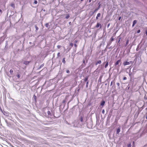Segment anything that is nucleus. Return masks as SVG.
I'll return each mask as SVG.
<instances>
[{
	"label": "nucleus",
	"instance_id": "nucleus-6",
	"mask_svg": "<svg viewBox=\"0 0 147 147\" xmlns=\"http://www.w3.org/2000/svg\"><path fill=\"white\" fill-rule=\"evenodd\" d=\"M120 131V128L119 127L117 129V132L116 133L117 134H118Z\"/></svg>",
	"mask_w": 147,
	"mask_h": 147
},
{
	"label": "nucleus",
	"instance_id": "nucleus-61",
	"mask_svg": "<svg viewBox=\"0 0 147 147\" xmlns=\"http://www.w3.org/2000/svg\"><path fill=\"white\" fill-rule=\"evenodd\" d=\"M147 108H146V110H147Z\"/></svg>",
	"mask_w": 147,
	"mask_h": 147
},
{
	"label": "nucleus",
	"instance_id": "nucleus-62",
	"mask_svg": "<svg viewBox=\"0 0 147 147\" xmlns=\"http://www.w3.org/2000/svg\"><path fill=\"white\" fill-rule=\"evenodd\" d=\"M71 23V22H69V24H70Z\"/></svg>",
	"mask_w": 147,
	"mask_h": 147
},
{
	"label": "nucleus",
	"instance_id": "nucleus-24",
	"mask_svg": "<svg viewBox=\"0 0 147 147\" xmlns=\"http://www.w3.org/2000/svg\"><path fill=\"white\" fill-rule=\"evenodd\" d=\"M80 121L82 122L83 121V118L82 117H80Z\"/></svg>",
	"mask_w": 147,
	"mask_h": 147
},
{
	"label": "nucleus",
	"instance_id": "nucleus-26",
	"mask_svg": "<svg viewBox=\"0 0 147 147\" xmlns=\"http://www.w3.org/2000/svg\"><path fill=\"white\" fill-rule=\"evenodd\" d=\"M11 5L12 7L13 8H14V7H15V5L14 4H11Z\"/></svg>",
	"mask_w": 147,
	"mask_h": 147
},
{
	"label": "nucleus",
	"instance_id": "nucleus-23",
	"mask_svg": "<svg viewBox=\"0 0 147 147\" xmlns=\"http://www.w3.org/2000/svg\"><path fill=\"white\" fill-rule=\"evenodd\" d=\"M49 26V23H47L45 24V26L47 28H48Z\"/></svg>",
	"mask_w": 147,
	"mask_h": 147
},
{
	"label": "nucleus",
	"instance_id": "nucleus-25",
	"mask_svg": "<svg viewBox=\"0 0 147 147\" xmlns=\"http://www.w3.org/2000/svg\"><path fill=\"white\" fill-rule=\"evenodd\" d=\"M9 72L11 74L13 73V71L12 69H11L10 70Z\"/></svg>",
	"mask_w": 147,
	"mask_h": 147
},
{
	"label": "nucleus",
	"instance_id": "nucleus-56",
	"mask_svg": "<svg viewBox=\"0 0 147 147\" xmlns=\"http://www.w3.org/2000/svg\"><path fill=\"white\" fill-rule=\"evenodd\" d=\"M121 17H120L119 18V20H120L121 19Z\"/></svg>",
	"mask_w": 147,
	"mask_h": 147
},
{
	"label": "nucleus",
	"instance_id": "nucleus-30",
	"mask_svg": "<svg viewBox=\"0 0 147 147\" xmlns=\"http://www.w3.org/2000/svg\"><path fill=\"white\" fill-rule=\"evenodd\" d=\"M127 146H128V147H131V144H128L127 145Z\"/></svg>",
	"mask_w": 147,
	"mask_h": 147
},
{
	"label": "nucleus",
	"instance_id": "nucleus-28",
	"mask_svg": "<svg viewBox=\"0 0 147 147\" xmlns=\"http://www.w3.org/2000/svg\"><path fill=\"white\" fill-rule=\"evenodd\" d=\"M98 5H98V8H96V9H98H98L100 8V3H98Z\"/></svg>",
	"mask_w": 147,
	"mask_h": 147
},
{
	"label": "nucleus",
	"instance_id": "nucleus-54",
	"mask_svg": "<svg viewBox=\"0 0 147 147\" xmlns=\"http://www.w3.org/2000/svg\"><path fill=\"white\" fill-rule=\"evenodd\" d=\"M144 80L145 79V78H146V77L145 76V75L144 74Z\"/></svg>",
	"mask_w": 147,
	"mask_h": 147
},
{
	"label": "nucleus",
	"instance_id": "nucleus-52",
	"mask_svg": "<svg viewBox=\"0 0 147 147\" xmlns=\"http://www.w3.org/2000/svg\"><path fill=\"white\" fill-rule=\"evenodd\" d=\"M98 17L97 16L96 17V19L98 20Z\"/></svg>",
	"mask_w": 147,
	"mask_h": 147
},
{
	"label": "nucleus",
	"instance_id": "nucleus-7",
	"mask_svg": "<svg viewBox=\"0 0 147 147\" xmlns=\"http://www.w3.org/2000/svg\"><path fill=\"white\" fill-rule=\"evenodd\" d=\"M111 43L112 42H111L110 41H109V42H108L106 49H107V48H108V47L111 45Z\"/></svg>",
	"mask_w": 147,
	"mask_h": 147
},
{
	"label": "nucleus",
	"instance_id": "nucleus-46",
	"mask_svg": "<svg viewBox=\"0 0 147 147\" xmlns=\"http://www.w3.org/2000/svg\"><path fill=\"white\" fill-rule=\"evenodd\" d=\"M83 63H84V64H85V60H83Z\"/></svg>",
	"mask_w": 147,
	"mask_h": 147
},
{
	"label": "nucleus",
	"instance_id": "nucleus-8",
	"mask_svg": "<svg viewBox=\"0 0 147 147\" xmlns=\"http://www.w3.org/2000/svg\"><path fill=\"white\" fill-rule=\"evenodd\" d=\"M105 102L103 100L101 101V103H100V105H101L102 106H103L105 105Z\"/></svg>",
	"mask_w": 147,
	"mask_h": 147
},
{
	"label": "nucleus",
	"instance_id": "nucleus-3",
	"mask_svg": "<svg viewBox=\"0 0 147 147\" xmlns=\"http://www.w3.org/2000/svg\"><path fill=\"white\" fill-rule=\"evenodd\" d=\"M121 62V60L119 59L115 63V65L116 66L118 65Z\"/></svg>",
	"mask_w": 147,
	"mask_h": 147
},
{
	"label": "nucleus",
	"instance_id": "nucleus-41",
	"mask_svg": "<svg viewBox=\"0 0 147 147\" xmlns=\"http://www.w3.org/2000/svg\"><path fill=\"white\" fill-rule=\"evenodd\" d=\"M145 34H146V35H147V30H145Z\"/></svg>",
	"mask_w": 147,
	"mask_h": 147
},
{
	"label": "nucleus",
	"instance_id": "nucleus-51",
	"mask_svg": "<svg viewBox=\"0 0 147 147\" xmlns=\"http://www.w3.org/2000/svg\"><path fill=\"white\" fill-rule=\"evenodd\" d=\"M144 98L145 99H147V97H146V95H145V97H144Z\"/></svg>",
	"mask_w": 147,
	"mask_h": 147
},
{
	"label": "nucleus",
	"instance_id": "nucleus-63",
	"mask_svg": "<svg viewBox=\"0 0 147 147\" xmlns=\"http://www.w3.org/2000/svg\"><path fill=\"white\" fill-rule=\"evenodd\" d=\"M143 129H142L141 130H142Z\"/></svg>",
	"mask_w": 147,
	"mask_h": 147
},
{
	"label": "nucleus",
	"instance_id": "nucleus-18",
	"mask_svg": "<svg viewBox=\"0 0 147 147\" xmlns=\"http://www.w3.org/2000/svg\"><path fill=\"white\" fill-rule=\"evenodd\" d=\"M97 62L99 64H101V63H102L101 61L100 60H98V61H97Z\"/></svg>",
	"mask_w": 147,
	"mask_h": 147
},
{
	"label": "nucleus",
	"instance_id": "nucleus-60",
	"mask_svg": "<svg viewBox=\"0 0 147 147\" xmlns=\"http://www.w3.org/2000/svg\"><path fill=\"white\" fill-rule=\"evenodd\" d=\"M81 1H83L84 0H80Z\"/></svg>",
	"mask_w": 147,
	"mask_h": 147
},
{
	"label": "nucleus",
	"instance_id": "nucleus-37",
	"mask_svg": "<svg viewBox=\"0 0 147 147\" xmlns=\"http://www.w3.org/2000/svg\"><path fill=\"white\" fill-rule=\"evenodd\" d=\"M101 78H102V77L101 76H100V78H99V79L98 80V81H100V82H101Z\"/></svg>",
	"mask_w": 147,
	"mask_h": 147
},
{
	"label": "nucleus",
	"instance_id": "nucleus-47",
	"mask_svg": "<svg viewBox=\"0 0 147 147\" xmlns=\"http://www.w3.org/2000/svg\"><path fill=\"white\" fill-rule=\"evenodd\" d=\"M107 48H108V49H112V46H111V47H109V48L108 47Z\"/></svg>",
	"mask_w": 147,
	"mask_h": 147
},
{
	"label": "nucleus",
	"instance_id": "nucleus-40",
	"mask_svg": "<svg viewBox=\"0 0 147 147\" xmlns=\"http://www.w3.org/2000/svg\"><path fill=\"white\" fill-rule=\"evenodd\" d=\"M70 45L71 46V47L73 46V44L72 43H70Z\"/></svg>",
	"mask_w": 147,
	"mask_h": 147
},
{
	"label": "nucleus",
	"instance_id": "nucleus-16",
	"mask_svg": "<svg viewBox=\"0 0 147 147\" xmlns=\"http://www.w3.org/2000/svg\"><path fill=\"white\" fill-rule=\"evenodd\" d=\"M47 113H48V115L49 116H51V113L50 111H47Z\"/></svg>",
	"mask_w": 147,
	"mask_h": 147
},
{
	"label": "nucleus",
	"instance_id": "nucleus-43",
	"mask_svg": "<svg viewBox=\"0 0 147 147\" xmlns=\"http://www.w3.org/2000/svg\"><path fill=\"white\" fill-rule=\"evenodd\" d=\"M61 47V46H60V45H57V47L58 48H59V49L60 48V47Z\"/></svg>",
	"mask_w": 147,
	"mask_h": 147
},
{
	"label": "nucleus",
	"instance_id": "nucleus-13",
	"mask_svg": "<svg viewBox=\"0 0 147 147\" xmlns=\"http://www.w3.org/2000/svg\"><path fill=\"white\" fill-rule=\"evenodd\" d=\"M33 98L34 99V101L36 102V96L34 95L33 96Z\"/></svg>",
	"mask_w": 147,
	"mask_h": 147
},
{
	"label": "nucleus",
	"instance_id": "nucleus-38",
	"mask_svg": "<svg viewBox=\"0 0 147 147\" xmlns=\"http://www.w3.org/2000/svg\"><path fill=\"white\" fill-rule=\"evenodd\" d=\"M140 32V30H138L137 32V33H139Z\"/></svg>",
	"mask_w": 147,
	"mask_h": 147
},
{
	"label": "nucleus",
	"instance_id": "nucleus-36",
	"mask_svg": "<svg viewBox=\"0 0 147 147\" xmlns=\"http://www.w3.org/2000/svg\"><path fill=\"white\" fill-rule=\"evenodd\" d=\"M17 77L18 78H19L20 77V76L19 74H18L17 75Z\"/></svg>",
	"mask_w": 147,
	"mask_h": 147
},
{
	"label": "nucleus",
	"instance_id": "nucleus-57",
	"mask_svg": "<svg viewBox=\"0 0 147 147\" xmlns=\"http://www.w3.org/2000/svg\"><path fill=\"white\" fill-rule=\"evenodd\" d=\"M91 1H92V0H89V3H90L91 2Z\"/></svg>",
	"mask_w": 147,
	"mask_h": 147
},
{
	"label": "nucleus",
	"instance_id": "nucleus-35",
	"mask_svg": "<svg viewBox=\"0 0 147 147\" xmlns=\"http://www.w3.org/2000/svg\"><path fill=\"white\" fill-rule=\"evenodd\" d=\"M44 65V64H42L40 66V68H41V67H42Z\"/></svg>",
	"mask_w": 147,
	"mask_h": 147
},
{
	"label": "nucleus",
	"instance_id": "nucleus-39",
	"mask_svg": "<svg viewBox=\"0 0 147 147\" xmlns=\"http://www.w3.org/2000/svg\"><path fill=\"white\" fill-rule=\"evenodd\" d=\"M127 79V78L125 77H124L123 78V80H126Z\"/></svg>",
	"mask_w": 147,
	"mask_h": 147
},
{
	"label": "nucleus",
	"instance_id": "nucleus-53",
	"mask_svg": "<svg viewBox=\"0 0 147 147\" xmlns=\"http://www.w3.org/2000/svg\"><path fill=\"white\" fill-rule=\"evenodd\" d=\"M121 38H120V39H119V40L118 41V43H119L120 42V39Z\"/></svg>",
	"mask_w": 147,
	"mask_h": 147
},
{
	"label": "nucleus",
	"instance_id": "nucleus-44",
	"mask_svg": "<svg viewBox=\"0 0 147 147\" xmlns=\"http://www.w3.org/2000/svg\"><path fill=\"white\" fill-rule=\"evenodd\" d=\"M117 84L118 86H119L120 85V84L119 83H117Z\"/></svg>",
	"mask_w": 147,
	"mask_h": 147
},
{
	"label": "nucleus",
	"instance_id": "nucleus-59",
	"mask_svg": "<svg viewBox=\"0 0 147 147\" xmlns=\"http://www.w3.org/2000/svg\"><path fill=\"white\" fill-rule=\"evenodd\" d=\"M138 53H139L140 54V53H141V52H140V51Z\"/></svg>",
	"mask_w": 147,
	"mask_h": 147
},
{
	"label": "nucleus",
	"instance_id": "nucleus-20",
	"mask_svg": "<svg viewBox=\"0 0 147 147\" xmlns=\"http://www.w3.org/2000/svg\"><path fill=\"white\" fill-rule=\"evenodd\" d=\"M88 84H89V82L88 81H87L86 83V88H87L88 87Z\"/></svg>",
	"mask_w": 147,
	"mask_h": 147
},
{
	"label": "nucleus",
	"instance_id": "nucleus-31",
	"mask_svg": "<svg viewBox=\"0 0 147 147\" xmlns=\"http://www.w3.org/2000/svg\"><path fill=\"white\" fill-rule=\"evenodd\" d=\"M100 13H98L97 15V16L98 17H100Z\"/></svg>",
	"mask_w": 147,
	"mask_h": 147
},
{
	"label": "nucleus",
	"instance_id": "nucleus-55",
	"mask_svg": "<svg viewBox=\"0 0 147 147\" xmlns=\"http://www.w3.org/2000/svg\"><path fill=\"white\" fill-rule=\"evenodd\" d=\"M2 10L1 9H0V12L1 13H2Z\"/></svg>",
	"mask_w": 147,
	"mask_h": 147
},
{
	"label": "nucleus",
	"instance_id": "nucleus-12",
	"mask_svg": "<svg viewBox=\"0 0 147 147\" xmlns=\"http://www.w3.org/2000/svg\"><path fill=\"white\" fill-rule=\"evenodd\" d=\"M98 10V9H95L94 11H92L91 12L92 15H93L95 12L96 11Z\"/></svg>",
	"mask_w": 147,
	"mask_h": 147
},
{
	"label": "nucleus",
	"instance_id": "nucleus-29",
	"mask_svg": "<svg viewBox=\"0 0 147 147\" xmlns=\"http://www.w3.org/2000/svg\"><path fill=\"white\" fill-rule=\"evenodd\" d=\"M37 1H36V0H34V3L35 4H36L37 3Z\"/></svg>",
	"mask_w": 147,
	"mask_h": 147
},
{
	"label": "nucleus",
	"instance_id": "nucleus-19",
	"mask_svg": "<svg viewBox=\"0 0 147 147\" xmlns=\"http://www.w3.org/2000/svg\"><path fill=\"white\" fill-rule=\"evenodd\" d=\"M114 40V38L113 37H112L111 38L110 41L111 42H112Z\"/></svg>",
	"mask_w": 147,
	"mask_h": 147
},
{
	"label": "nucleus",
	"instance_id": "nucleus-22",
	"mask_svg": "<svg viewBox=\"0 0 147 147\" xmlns=\"http://www.w3.org/2000/svg\"><path fill=\"white\" fill-rule=\"evenodd\" d=\"M62 62L64 63H65V58H63V59Z\"/></svg>",
	"mask_w": 147,
	"mask_h": 147
},
{
	"label": "nucleus",
	"instance_id": "nucleus-4",
	"mask_svg": "<svg viewBox=\"0 0 147 147\" xmlns=\"http://www.w3.org/2000/svg\"><path fill=\"white\" fill-rule=\"evenodd\" d=\"M30 62V61H24L23 62V63L26 65L28 64Z\"/></svg>",
	"mask_w": 147,
	"mask_h": 147
},
{
	"label": "nucleus",
	"instance_id": "nucleus-34",
	"mask_svg": "<svg viewBox=\"0 0 147 147\" xmlns=\"http://www.w3.org/2000/svg\"><path fill=\"white\" fill-rule=\"evenodd\" d=\"M57 56H58V57H59L60 56V53L59 52L58 53Z\"/></svg>",
	"mask_w": 147,
	"mask_h": 147
},
{
	"label": "nucleus",
	"instance_id": "nucleus-15",
	"mask_svg": "<svg viewBox=\"0 0 147 147\" xmlns=\"http://www.w3.org/2000/svg\"><path fill=\"white\" fill-rule=\"evenodd\" d=\"M70 17V16L69 15V14H67L66 16L65 17V18L66 19H68Z\"/></svg>",
	"mask_w": 147,
	"mask_h": 147
},
{
	"label": "nucleus",
	"instance_id": "nucleus-33",
	"mask_svg": "<svg viewBox=\"0 0 147 147\" xmlns=\"http://www.w3.org/2000/svg\"><path fill=\"white\" fill-rule=\"evenodd\" d=\"M35 28H36V31H37V30L38 29V27H37L36 26H35Z\"/></svg>",
	"mask_w": 147,
	"mask_h": 147
},
{
	"label": "nucleus",
	"instance_id": "nucleus-64",
	"mask_svg": "<svg viewBox=\"0 0 147 147\" xmlns=\"http://www.w3.org/2000/svg\"><path fill=\"white\" fill-rule=\"evenodd\" d=\"M69 103V102H68V104Z\"/></svg>",
	"mask_w": 147,
	"mask_h": 147
},
{
	"label": "nucleus",
	"instance_id": "nucleus-11",
	"mask_svg": "<svg viewBox=\"0 0 147 147\" xmlns=\"http://www.w3.org/2000/svg\"><path fill=\"white\" fill-rule=\"evenodd\" d=\"M100 26V27H101V24H100L99 23H97L96 25V27L97 28L99 27V26Z\"/></svg>",
	"mask_w": 147,
	"mask_h": 147
},
{
	"label": "nucleus",
	"instance_id": "nucleus-2",
	"mask_svg": "<svg viewBox=\"0 0 147 147\" xmlns=\"http://www.w3.org/2000/svg\"><path fill=\"white\" fill-rule=\"evenodd\" d=\"M106 63L105 65V68H106L108 66V64H109V62L108 61H106L105 62H104V63H103V64H104L105 63Z\"/></svg>",
	"mask_w": 147,
	"mask_h": 147
},
{
	"label": "nucleus",
	"instance_id": "nucleus-49",
	"mask_svg": "<svg viewBox=\"0 0 147 147\" xmlns=\"http://www.w3.org/2000/svg\"><path fill=\"white\" fill-rule=\"evenodd\" d=\"M112 84H113V82H111V84H110V85L111 86L112 85Z\"/></svg>",
	"mask_w": 147,
	"mask_h": 147
},
{
	"label": "nucleus",
	"instance_id": "nucleus-5",
	"mask_svg": "<svg viewBox=\"0 0 147 147\" xmlns=\"http://www.w3.org/2000/svg\"><path fill=\"white\" fill-rule=\"evenodd\" d=\"M137 22V21L136 20H135L133 21V24L132 25V27H133L135 25L136 23Z\"/></svg>",
	"mask_w": 147,
	"mask_h": 147
},
{
	"label": "nucleus",
	"instance_id": "nucleus-17",
	"mask_svg": "<svg viewBox=\"0 0 147 147\" xmlns=\"http://www.w3.org/2000/svg\"><path fill=\"white\" fill-rule=\"evenodd\" d=\"M140 49V46H139V45H138V46H137V48L136 49V51H138L139 49Z\"/></svg>",
	"mask_w": 147,
	"mask_h": 147
},
{
	"label": "nucleus",
	"instance_id": "nucleus-27",
	"mask_svg": "<svg viewBox=\"0 0 147 147\" xmlns=\"http://www.w3.org/2000/svg\"><path fill=\"white\" fill-rule=\"evenodd\" d=\"M129 43V40H127L126 42V43L125 45V46H127Z\"/></svg>",
	"mask_w": 147,
	"mask_h": 147
},
{
	"label": "nucleus",
	"instance_id": "nucleus-9",
	"mask_svg": "<svg viewBox=\"0 0 147 147\" xmlns=\"http://www.w3.org/2000/svg\"><path fill=\"white\" fill-rule=\"evenodd\" d=\"M3 114L4 115H5L7 116H9V113L8 112H4L3 113Z\"/></svg>",
	"mask_w": 147,
	"mask_h": 147
},
{
	"label": "nucleus",
	"instance_id": "nucleus-58",
	"mask_svg": "<svg viewBox=\"0 0 147 147\" xmlns=\"http://www.w3.org/2000/svg\"><path fill=\"white\" fill-rule=\"evenodd\" d=\"M146 119H147V115H146Z\"/></svg>",
	"mask_w": 147,
	"mask_h": 147
},
{
	"label": "nucleus",
	"instance_id": "nucleus-14",
	"mask_svg": "<svg viewBox=\"0 0 147 147\" xmlns=\"http://www.w3.org/2000/svg\"><path fill=\"white\" fill-rule=\"evenodd\" d=\"M84 81L85 82H87L88 81V77H86L85 78L84 80Z\"/></svg>",
	"mask_w": 147,
	"mask_h": 147
},
{
	"label": "nucleus",
	"instance_id": "nucleus-10",
	"mask_svg": "<svg viewBox=\"0 0 147 147\" xmlns=\"http://www.w3.org/2000/svg\"><path fill=\"white\" fill-rule=\"evenodd\" d=\"M147 132V130L146 129H145V130H143V132H142V135H143L144 134H145Z\"/></svg>",
	"mask_w": 147,
	"mask_h": 147
},
{
	"label": "nucleus",
	"instance_id": "nucleus-45",
	"mask_svg": "<svg viewBox=\"0 0 147 147\" xmlns=\"http://www.w3.org/2000/svg\"><path fill=\"white\" fill-rule=\"evenodd\" d=\"M74 46L75 47H77V45L76 44L74 45Z\"/></svg>",
	"mask_w": 147,
	"mask_h": 147
},
{
	"label": "nucleus",
	"instance_id": "nucleus-32",
	"mask_svg": "<svg viewBox=\"0 0 147 147\" xmlns=\"http://www.w3.org/2000/svg\"><path fill=\"white\" fill-rule=\"evenodd\" d=\"M66 72L67 73L69 74L70 73V71L68 70H67L66 71Z\"/></svg>",
	"mask_w": 147,
	"mask_h": 147
},
{
	"label": "nucleus",
	"instance_id": "nucleus-42",
	"mask_svg": "<svg viewBox=\"0 0 147 147\" xmlns=\"http://www.w3.org/2000/svg\"><path fill=\"white\" fill-rule=\"evenodd\" d=\"M105 112V111L104 109H103L102 111V113L103 114H104Z\"/></svg>",
	"mask_w": 147,
	"mask_h": 147
},
{
	"label": "nucleus",
	"instance_id": "nucleus-50",
	"mask_svg": "<svg viewBox=\"0 0 147 147\" xmlns=\"http://www.w3.org/2000/svg\"><path fill=\"white\" fill-rule=\"evenodd\" d=\"M109 26H110V24H108L107 26V27L108 28L109 27Z\"/></svg>",
	"mask_w": 147,
	"mask_h": 147
},
{
	"label": "nucleus",
	"instance_id": "nucleus-48",
	"mask_svg": "<svg viewBox=\"0 0 147 147\" xmlns=\"http://www.w3.org/2000/svg\"><path fill=\"white\" fill-rule=\"evenodd\" d=\"M98 64V63L97 62H96L95 64L96 65H97Z\"/></svg>",
	"mask_w": 147,
	"mask_h": 147
},
{
	"label": "nucleus",
	"instance_id": "nucleus-21",
	"mask_svg": "<svg viewBox=\"0 0 147 147\" xmlns=\"http://www.w3.org/2000/svg\"><path fill=\"white\" fill-rule=\"evenodd\" d=\"M66 101V100L65 99L63 101V103L64 104V107L65 106V102Z\"/></svg>",
	"mask_w": 147,
	"mask_h": 147
},
{
	"label": "nucleus",
	"instance_id": "nucleus-1",
	"mask_svg": "<svg viewBox=\"0 0 147 147\" xmlns=\"http://www.w3.org/2000/svg\"><path fill=\"white\" fill-rule=\"evenodd\" d=\"M131 63V61H125L123 63V64L124 65H129Z\"/></svg>",
	"mask_w": 147,
	"mask_h": 147
}]
</instances>
